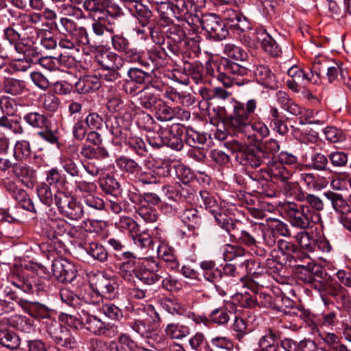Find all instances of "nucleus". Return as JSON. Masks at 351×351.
<instances>
[{"mask_svg": "<svg viewBox=\"0 0 351 351\" xmlns=\"http://www.w3.org/2000/svg\"><path fill=\"white\" fill-rule=\"evenodd\" d=\"M280 149L278 142L270 138L259 144L258 147H246L240 153L243 165L256 168L262 164L269 167V175L272 182L280 183L286 196L291 195L297 189V184L290 182L292 173L282 163L274 161L276 153Z\"/></svg>", "mask_w": 351, "mask_h": 351, "instance_id": "nucleus-1", "label": "nucleus"}, {"mask_svg": "<svg viewBox=\"0 0 351 351\" xmlns=\"http://www.w3.org/2000/svg\"><path fill=\"white\" fill-rule=\"evenodd\" d=\"M222 205L221 204V207ZM223 217L222 210H221V239H223V242L225 243L223 247V259L226 262L223 265L221 263L223 267V273L226 276H233L235 273L236 267L234 264L227 263L228 261H233L237 256L238 252L236 247L234 245L229 244L228 242L233 241L237 239L238 230L236 228V223L234 220L226 216Z\"/></svg>", "mask_w": 351, "mask_h": 351, "instance_id": "nucleus-2", "label": "nucleus"}, {"mask_svg": "<svg viewBox=\"0 0 351 351\" xmlns=\"http://www.w3.org/2000/svg\"><path fill=\"white\" fill-rule=\"evenodd\" d=\"M0 110L3 115L0 117V128L7 130L14 134L22 135L25 132L21 123V117L10 119L17 112L16 101L9 96L3 95L0 97Z\"/></svg>", "mask_w": 351, "mask_h": 351, "instance_id": "nucleus-3", "label": "nucleus"}, {"mask_svg": "<svg viewBox=\"0 0 351 351\" xmlns=\"http://www.w3.org/2000/svg\"><path fill=\"white\" fill-rule=\"evenodd\" d=\"M282 210L293 227L306 230L311 226L313 210L306 204L286 202L282 206Z\"/></svg>", "mask_w": 351, "mask_h": 351, "instance_id": "nucleus-4", "label": "nucleus"}, {"mask_svg": "<svg viewBox=\"0 0 351 351\" xmlns=\"http://www.w3.org/2000/svg\"><path fill=\"white\" fill-rule=\"evenodd\" d=\"M231 0H221V23L223 27L221 28V41L225 39L229 34L230 30L244 29L245 20H242L241 16L230 6H225Z\"/></svg>", "mask_w": 351, "mask_h": 351, "instance_id": "nucleus-5", "label": "nucleus"}, {"mask_svg": "<svg viewBox=\"0 0 351 351\" xmlns=\"http://www.w3.org/2000/svg\"><path fill=\"white\" fill-rule=\"evenodd\" d=\"M132 330L139 334L142 337L149 339L148 343L151 344L156 350H160L167 346L165 337L159 335L149 324L141 319H135L130 323Z\"/></svg>", "mask_w": 351, "mask_h": 351, "instance_id": "nucleus-6", "label": "nucleus"}, {"mask_svg": "<svg viewBox=\"0 0 351 351\" xmlns=\"http://www.w3.org/2000/svg\"><path fill=\"white\" fill-rule=\"evenodd\" d=\"M116 260L119 261L118 269L119 275L126 281L132 282L137 276L140 265L136 256L131 252L115 254Z\"/></svg>", "mask_w": 351, "mask_h": 351, "instance_id": "nucleus-7", "label": "nucleus"}, {"mask_svg": "<svg viewBox=\"0 0 351 351\" xmlns=\"http://www.w3.org/2000/svg\"><path fill=\"white\" fill-rule=\"evenodd\" d=\"M82 327L95 335H108L112 330L118 332V326L110 323H105L94 315L82 310L81 313Z\"/></svg>", "mask_w": 351, "mask_h": 351, "instance_id": "nucleus-8", "label": "nucleus"}, {"mask_svg": "<svg viewBox=\"0 0 351 351\" xmlns=\"http://www.w3.org/2000/svg\"><path fill=\"white\" fill-rule=\"evenodd\" d=\"M223 46V56H221V65L229 73H235L239 69V65L235 61L243 60L246 53L240 47L233 43H221Z\"/></svg>", "mask_w": 351, "mask_h": 351, "instance_id": "nucleus-9", "label": "nucleus"}, {"mask_svg": "<svg viewBox=\"0 0 351 351\" xmlns=\"http://www.w3.org/2000/svg\"><path fill=\"white\" fill-rule=\"evenodd\" d=\"M240 102L235 100L230 93L221 88V121L225 127L232 128L230 120L238 119Z\"/></svg>", "mask_w": 351, "mask_h": 351, "instance_id": "nucleus-10", "label": "nucleus"}, {"mask_svg": "<svg viewBox=\"0 0 351 351\" xmlns=\"http://www.w3.org/2000/svg\"><path fill=\"white\" fill-rule=\"evenodd\" d=\"M39 32L36 29H23L20 39V47L23 51H17L19 53H23L25 56V60H27L30 57L36 58L40 54V51L38 47Z\"/></svg>", "mask_w": 351, "mask_h": 351, "instance_id": "nucleus-11", "label": "nucleus"}, {"mask_svg": "<svg viewBox=\"0 0 351 351\" xmlns=\"http://www.w3.org/2000/svg\"><path fill=\"white\" fill-rule=\"evenodd\" d=\"M136 278L145 285H152L163 276L159 263L152 258L145 259L140 265Z\"/></svg>", "mask_w": 351, "mask_h": 351, "instance_id": "nucleus-12", "label": "nucleus"}, {"mask_svg": "<svg viewBox=\"0 0 351 351\" xmlns=\"http://www.w3.org/2000/svg\"><path fill=\"white\" fill-rule=\"evenodd\" d=\"M6 294L10 296V298L15 300L23 308H29V313L32 317L38 319H45L46 321L52 319L51 317L52 310L47 306L39 302L29 303L27 300L19 297L16 291L7 292Z\"/></svg>", "mask_w": 351, "mask_h": 351, "instance_id": "nucleus-13", "label": "nucleus"}, {"mask_svg": "<svg viewBox=\"0 0 351 351\" xmlns=\"http://www.w3.org/2000/svg\"><path fill=\"white\" fill-rule=\"evenodd\" d=\"M51 269L53 276L62 283H70L77 276L75 265L67 259H56L53 261Z\"/></svg>", "mask_w": 351, "mask_h": 351, "instance_id": "nucleus-14", "label": "nucleus"}, {"mask_svg": "<svg viewBox=\"0 0 351 351\" xmlns=\"http://www.w3.org/2000/svg\"><path fill=\"white\" fill-rule=\"evenodd\" d=\"M12 284L18 289L15 290L20 296L21 292L30 294L41 295L46 289V285L43 279L36 277H27L16 278ZM10 290L9 292H10Z\"/></svg>", "mask_w": 351, "mask_h": 351, "instance_id": "nucleus-15", "label": "nucleus"}, {"mask_svg": "<svg viewBox=\"0 0 351 351\" xmlns=\"http://www.w3.org/2000/svg\"><path fill=\"white\" fill-rule=\"evenodd\" d=\"M207 111L209 123L216 127L213 135L219 141V87L215 88L208 95Z\"/></svg>", "mask_w": 351, "mask_h": 351, "instance_id": "nucleus-16", "label": "nucleus"}, {"mask_svg": "<svg viewBox=\"0 0 351 351\" xmlns=\"http://www.w3.org/2000/svg\"><path fill=\"white\" fill-rule=\"evenodd\" d=\"M256 108V101L254 99L247 101L245 107L240 103L238 112V119H232L230 123L232 129L238 132H243L245 128L249 127L250 117Z\"/></svg>", "mask_w": 351, "mask_h": 351, "instance_id": "nucleus-17", "label": "nucleus"}, {"mask_svg": "<svg viewBox=\"0 0 351 351\" xmlns=\"http://www.w3.org/2000/svg\"><path fill=\"white\" fill-rule=\"evenodd\" d=\"M95 288L97 293L108 300L114 299L118 294L119 284L116 279L107 278L102 274L95 276Z\"/></svg>", "mask_w": 351, "mask_h": 351, "instance_id": "nucleus-18", "label": "nucleus"}, {"mask_svg": "<svg viewBox=\"0 0 351 351\" xmlns=\"http://www.w3.org/2000/svg\"><path fill=\"white\" fill-rule=\"evenodd\" d=\"M287 75L290 79L287 80V84L294 92H299L312 80L308 73L295 65L288 69Z\"/></svg>", "mask_w": 351, "mask_h": 351, "instance_id": "nucleus-19", "label": "nucleus"}, {"mask_svg": "<svg viewBox=\"0 0 351 351\" xmlns=\"http://www.w3.org/2000/svg\"><path fill=\"white\" fill-rule=\"evenodd\" d=\"M256 38L261 43V47L269 55L277 57L281 53V48L271 36L263 28L256 31Z\"/></svg>", "mask_w": 351, "mask_h": 351, "instance_id": "nucleus-20", "label": "nucleus"}, {"mask_svg": "<svg viewBox=\"0 0 351 351\" xmlns=\"http://www.w3.org/2000/svg\"><path fill=\"white\" fill-rule=\"evenodd\" d=\"M12 172L26 187H33L36 179V175L35 170L32 167L24 163H14Z\"/></svg>", "mask_w": 351, "mask_h": 351, "instance_id": "nucleus-21", "label": "nucleus"}, {"mask_svg": "<svg viewBox=\"0 0 351 351\" xmlns=\"http://www.w3.org/2000/svg\"><path fill=\"white\" fill-rule=\"evenodd\" d=\"M203 29L206 32V38L211 42L219 40V17L214 13L204 15L202 20Z\"/></svg>", "mask_w": 351, "mask_h": 351, "instance_id": "nucleus-22", "label": "nucleus"}, {"mask_svg": "<svg viewBox=\"0 0 351 351\" xmlns=\"http://www.w3.org/2000/svg\"><path fill=\"white\" fill-rule=\"evenodd\" d=\"M323 195L330 201L332 208L338 216L348 214L351 211L350 206L341 194L328 191L324 192Z\"/></svg>", "mask_w": 351, "mask_h": 351, "instance_id": "nucleus-23", "label": "nucleus"}, {"mask_svg": "<svg viewBox=\"0 0 351 351\" xmlns=\"http://www.w3.org/2000/svg\"><path fill=\"white\" fill-rule=\"evenodd\" d=\"M5 320L0 318V344L8 349L14 350L19 347V336L10 328L4 327Z\"/></svg>", "mask_w": 351, "mask_h": 351, "instance_id": "nucleus-24", "label": "nucleus"}, {"mask_svg": "<svg viewBox=\"0 0 351 351\" xmlns=\"http://www.w3.org/2000/svg\"><path fill=\"white\" fill-rule=\"evenodd\" d=\"M184 127L182 125L176 124L165 130V145L176 150L182 149L183 144L179 136L182 134Z\"/></svg>", "mask_w": 351, "mask_h": 351, "instance_id": "nucleus-25", "label": "nucleus"}, {"mask_svg": "<svg viewBox=\"0 0 351 351\" xmlns=\"http://www.w3.org/2000/svg\"><path fill=\"white\" fill-rule=\"evenodd\" d=\"M101 86V81L96 75H87L80 78L75 84L77 92L86 94L98 90Z\"/></svg>", "mask_w": 351, "mask_h": 351, "instance_id": "nucleus-26", "label": "nucleus"}, {"mask_svg": "<svg viewBox=\"0 0 351 351\" xmlns=\"http://www.w3.org/2000/svg\"><path fill=\"white\" fill-rule=\"evenodd\" d=\"M3 89L4 93L12 96L21 95L28 91L25 80L10 77L4 79Z\"/></svg>", "mask_w": 351, "mask_h": 351, "instance_id": "nucleus-27", "label": "nucleus"}, {"mask_svg": "<svg viewBox=\"0 0 351 351\" xmlns=\"http://www.w3.org/2000/svg\"><path fill=\"white\" fill-rule=\"evenodd\" d=\"M280 332L269 328L258 340V346L263 351H278Z\"/></svg>", "mask_w": 351, "mask_h": 351, "instance_id": "nucleus-28", "label": "nucleus"}, {"mask_svg": "<svg viewBox=\"0 0 351 351\" xmlns=\"http://www.w3.org/2000/svg\"><path fill=\"white\" fill-rule=\"evenodd\" d=\"M84 250L87 254L91 256L94 260L101 263H104L108 260V254L106 249L98 242H90L85 243Z\"/></svg>", "mask_w": 351, "mask_h": 351, "instance_id": "nucleus-29", "label": "nucleus"}, {"mask_svg": "<svg viewBox=\"0 0 351 351\" xmlns=\"http://www.w3.org/2000/svg\"><path fill=\"white\" fill-rule=\"evenodd\" d=\"M129 10L137 18L143 27H145L149 24L152 12L147 6L142 4L141 1L129 7Z\"/></svg>", "mask_w": 351, "mask_h": 351, "instance_id": "nucleus-30", "label": "nucleus"}, {"mask_svg": "<svg viewBox=\"0 0 351 351\" xmlns=\"http://www.w3.org/2000/svg\"><path fill=\"white\" fill-rule=\"evenodd\" d=\"M23 119L28 125L36 129H44L49 125L48 118L38 112H29L23 115Z\"/></svg>", "mask_w": 351, "mask_h": 351, "instance_id": "nucleus-31", "label": "nucleus"}, {"mask_svg": "<svg viewBox=\"0 0 351 351\" xmlns=\"http://www.w3.org/2000/svg\"><path fill=\"white\" fill-rule=\"evenodd\" d=\"M157 252L158 256L167 263L168 267L171 269L178 267L179 263L173 248L166 244H161L158 246Z\"/></svg>", "mask_w": 351, "mask_h": 351, "instance_id": "nucleus-32", "label": "nucleus"}, {"mask_svg": "<svg viewBox=\"0 0 351 351\" xmlns=\"http://www.w3.org/2000/svg\"><path fill=\"white\" fill-rule=\"evenodd\" d=\"M136 96L141 106L146 109L154 108L160 100L150 90V87L149 86L138 91L136 93Z\"/></svg>", "mask_w": 351, "mask_h": 351, "instance_id": "nucleus-33", "label": "nucleus"}, {"mask_svg": "<svg viewBox=\"0 0 351 351\" xmlns=\"http://www.w3.org/2000/svg\"><path fill=\"white\" fill-rule=\"evenodd\" d=\"M165 335L172 339H180L186 337L189 333V328L178 323L168 324L165 329Z\"/></svg>", "mask_w": 351, "mask_h": 351, "instance_id": "nucleus-34", "label": "nucleus"}, {"mask_svg": "<svg viewBox=\"0 0 351 351\" xmlns=\"http://www.w3.org/2000/svg\"><path fill=\"white\" fill-rule=\"evenodd\" d=\"M22 32H19V27L13 24L3 30L4 38L12 45L16 51H23L20 47V39Z\"/></svg>", "mask_w": 351, "mask_h": 351, "instance_id": "nucleus-35", "label": "nucleus"}, {"mask_svg": "<svg viewBox=\"0 0 351 351\" xmlns=\"http://www.w3.org/2000/svg\"><path fill=\"white\" fill-rule=\"evenodd\" d=\"M115 163L121 170L130 174L133 178L141 167L134 160L125 156H121L117 158Z\"/></svg>", "mask_w": 351, "mask_h": 351, "instance_id": "nucleus-36", "label": "nucleus"}, {"mask_svg": "<svg viewBox=\"0 0 351 351\" xmlns=\"http://www.w3.org/2000/svg\"><path fill=\"white\" fill-rule=\"evenodd\" d=\"M207 138L204 133H200L192 128H187L185 133V142L190 147L201 148Z\"/></svg>", "mask_w": 351, "mask_h": 351, "instance_id": "nucleus-37", "label": "nucleus"}, {"mask_svg": "<svg viewBox=\"0 0 351 351\" xmlns=\"http://www.w3.org/2000/svg\"><path fill=\"white\" fill-rule=\"evenodd\" d=\"M126 145L132 150L136 155L145 157L148 154V149L145 142L138 136H130L126 141Z\"/></svg>", "mask_w": 351, "mask_h": 351, "instance_id": "nucleus-38", "label": "nucleus"}, {"mask_svg": "<svg viewBox=\"0 0 351 351\" xmlns=\"http://www.w3.org/2000/svg\"><path fill=\"white\" fill-rule=\"evenodd\" d=\"M45 329L48 336L56 343L67 327L54 319L45 322Z\"/></svg>", "mask_w": 351, "mask_h": 351, "instance_id": "nucleus-39", "label": "nucleus"}, {"mask_svg": "<svg viewBox=\"0 0 351 351\" xmlns=\"http://www.w3.org/2000/svg\"><path fill=\"white\" fill-rule=\"evenodd\" d=\"M154 110L158 120L167 121L175 118V108H170L162 100L156 105Z\"/></svg>", "mask_w": 351, "mask_h": 351, "instance_id": "nucleus-40", "label": "nucleus"}, {"mask_svg": "<svg viewBox=\"0 0 351 351\" xmlns=\"http://www.w3.org/2000/svg\"><path fill=\"white\" fill-rule=\"evenodd\" d=\"M97 62L101 68H115L119 64L117 61H121V58L114 52L105 51L97 56Z\"/></svg>", "mask_w": 351, "mask_h": 351, "instance_id": "nucleus-41", "label": "nucleus"}, {"mask_svg": "<svg viewBox=\"0 0 351 351\" xmlns=\"http://www.w3.org/2000/svg\"><path fill=\"white\" fill-rule=\"evenodd\" d=\"M12 197L23 209L34 213L36 212L32 200L29 198L27 193L24 189L19 188Z\"/></svg>", "mask_w": 351, "mask_h": 351, "instance_id": "nucleus-42", "label": "nucleus"}, {"mask_svg": "<svg viewBox=\"0 0 351 351\" xmlns=\"http://www.w3.org/2000/svg\"><path fill=\"white\" fill-rule=\"evenodd\" d=\"M254 74L257 80L264 86H271L274 81V75L267 66H258L254 71Z\"/></svg>", "mask_w": 351, "mask_h": 351, "instance_id": "nucleus-43", "label": "nucleus"}, {"mask_svg": "<svg viewBox=\"0 0 351 351\" xmlns=\"http://www.w3.org/2000/svg\"><path fill=\"white\" fill-rule=\"evenodd\" d=\"M99 186L101 190L107 194L119 193V191H121L119 182L110 175H106L100 180Z\"/></svg>", "mask_w": 351, "mask_h": 351, "instance_id": "nucleus-44", "label": "nucleus"}, {"mask_svg": "<svg viewBox=\"0 0 351 351\" xmlns=\"http://www.w3.org/2000/svg\"><path fill=\"white\" fill-rule=\"evenodd\" d=\"M180 217L184 223L188 224L189 228H196L201 224V217L195 208L186 209L183 211Z\"/></svg>", "mask_w": 351, "mask_h": 351, "instance_id": "nucleus-45", "label": "nucleus"}, {"mask_svg": "<svg viewBox=\"0 0 351 351\" xmlns=\"http://www.w3.org/2000/svg\"><path fill=\"white\" fill-rule=\"evenodd\" d=\"M61 214L71 220L77 221L83 217L84 210L82 205L77 202L74 198Z\"/></svg>", "mask_w": 351, "mask_h": 351, "instance_id": "nucleus-46", "label": "nucleus"}, {"mask_svg": "<svg viewBox=\"0 0 351 351\" xmlns=\"http://www.w3.org/2000/svg\"><path fill=\"white\" fill-rule=\"evenodd\" d=\"M47 226L50 230L52 232L51 235H49L50 239L54 240L57 239L58 235L62 234L66 229V222L62 219H49L47 221Z\"/></svg>", "mask_w": 351, "mask_h": 351, "instance_id": "nucleus-47", "label": "nucleus"}, {"mask_svg": "<svg viewBox=\"0 0 351 351\" xmlns=\"http://www.w3.org/2000/svg\"><path fill=\"white\" fill-rule=\"evenodd\" d=\"M115 226L121 232H128L131 235L138 231V226L136 221L130 217H120L115 222Z\"/></svg>", "mask_w": 351, "mask_h": 351, "instance_id": "nucleus-48", "label": "nucleus"}, {"mask_svg": "<svg viewBox=\"0 0 351 351\" xmlns=\"http://www.w3.org/2000/svg\"><path fill=\"white\" fill-rule=\"evenodd\" d=\"M295 239L301 247L308 252H314L316 248V241L305 230L298 232Z\"/></svg>", "mask_w": 351, "mask_h": 351, "instance_id": "nucleus-49", "label": "nucleus"}, {"mask_svg": "<svg viewBox=\"0 0 351 351\" xmlns=\"http://www.w3.org/2000/svg\"><path fill=\"white\" fill-rule=\"evenodd\" d=\"M311 167L317 171H330L332 170L328 165V155L325 156L322 153H315L311 156Z\"/></svg>", "mask_w": 351, "mask_h": 351, "instance_id": "nucleus-50", "label": "nucleus"}, {"mask_svg": "<svg viewBox=\"0 0 351 351\" xmlns=\"http://www.w3.org/2000/svg\"><path fill=\"white\" fill-rule=\"evenodd\" d=\"M154 4H157V10L161 19L165 22H170L171 16H176L173 3H168L165 0H161V3H155Z\"/></svg>", "mask_w": 351, "mask_h": 351, "instance_id": "nucleus-51", "label": "nucleus"}, {"mask_svg": "<svg viewBox=\"0 0 351 351\" xmlns=\"http://www.w3.org/2000/svg\"><path fill=\"white\" fill-rule=\"evenodd\" d=\"M74 197L69 193L58 190L54 195V202L58 210L62 213L73 201Z\"/></svg>", "mask_w": 351, "mask_h": 351, "instance_id": "nucleus-52", "label": "nucleus"}, {"mask_svg": "<svg viewBox=\"0 0 351 351\" xmlns=\"http://www.w3.org/2000/svg\"><path fill=\"white\" fill-rule=\"evenodd\" d=\"M42 106L49 112H55L58 110L60 101L53 94L45 93L40 98Z\"/></svg>", "mask_w": 351, "mask_h": 351, "instance_id": "nucleus-53", "label": "nucleus"}, {"mask_svg": "<svg viewBox=\"0 0 351 351\" xmlns=\"http://www.w3.org/2000/svg\"><path fill=\"white\" fill-rule=\"evenodd\" d=\"M328 158L330 165L336 169L346 167L348 161V154L341 151L332 152L328 154Z\"/></svg>", "mask_w": 351, "mask_h": 351, "instance_id": "nucleus-54", "label": "nucleus"}, {"mask_svg": "<svg viewBox=\"0 0 351 351\" xmlns=\"http://www.w3.org/2000/svg\"><path fill=\"white\" fill-rule=\"evenodd\" d=\"M134 180L135 182L143 184H156L160 182L159 178L155 175L154 171L151 170L144 171L141 167L134 176Z\"/></svg>", "mask_w": 351, "mask_h": 351, "instance_id": "nucleus-55", "label": "nucleus"}, {"mask_svg": "<svg viewBox=\"0 0 351 351\" xmlns=\"http://www.w3.org/2000/svg\"><path fill=\"white\" fill-rule=\"evenodd\" d=\"M119 66L115 68H101L99 71V78L100 81L107 82H114L121 78V74L119 72Z\"/></svg>", "mask_w": 351, "mask_h": 351, "instance_id": "nucleus-56", "label": "nucleus"}, {"mask_svg": "<svg viewBox=\"0 0 351 351\" xmlns=\"http://www.w3.org/2000/svg\"><path fill=\"white\" fill-rule=\"evenodd\" d=\"M37 195L40 202L50 206L54 199L50 186L46 183H41L37 188Z\"/></svg>", "mask_w": 351, "mask_h": 351, "instance_id": "nucleus-57", "label": "nucleus"}, {"mask_svg": "<svg viewBox=\"0 0 351 351\" xmlns=\"http://www.w3.org/2000/svg\"><path fill=\"white\" fill-rule=\"evenodd\" d=\"M324 134L326 139L331 143L343 142L346 139L343 131L335 127H326L324 130Z\"/></svg>", "mask_w": 351, "mask_h": 351, "instance_id": "nucleus-58", "label": "nucleus"}, {"mask_svg": "<svg viewBox=\"0 0 351 351\" xmlns=\"http://www.w3.org/2000/svg\"><path fill=\"white\" fill-rule=\"evenodd\" d=\"M123 15V12L120 8L115 5H110L108 0H106L104 10L100 13V15L97 16L98 19L101 20L108 17L112 19H117Z\"/></svg>", "mask_w": 351, "mask_h": 351, "instance_id": "nucleus-59", "label": "nucleus"}, {"mask_svg": "<svg viewBox=\"0 0 351 351\" xmlns=\"http://www.w3.org/2000/svg\"><path fill=\"white\" fill-rule=\"evenodd\" d=\"M112 48L117 52L122 53L128 47H130L129 40L121 34H114L111 36Z\"/></svg>", "mask_w": 351, "mask_h": 351, "instance_id": "nucleus-60", "label": "nucleus"}, {"mask_svg": "<svg viewBox=\"0 0 351 351\" xmlns=\"http://www.w3.org/2000/svg\"><path fill=\"white\" fill-rule=\"evenodd\" d=\"M105 1L106 0H84L82 6L90 14L97 17L104 10Z\"/></svg>", "mask_w": 351, "mask_h": 351, "instance_id": "nucleus-61", "label": "nucleus"}, {"mask_svg": "<svg viewBox=\"0 0 351 351\" xmlns=\"http://www.w3.org/2000/svg\"><path fill=\"white\" fill-rule=\"evenodd\" d=\"M27 62L38 63L43 68L49 71L57 70L56 57L54 56H45L38 58L30 57Z\"/></svg>", "mask_w": 351, "mask_h": 351, "instance_id": "nucleus-62", "label": "nucleus"}, {"mask_svg": "<svg viewBox=\"0 0 351 351\" xmlns=\"http://www.w3.org/2000/svg\"><path fill=\"white\" fill-rule=\"evenodd\" d=\"M5 324L7 322L10 326L16 328L17 330L24 331L30 327V324L26 317L15 315L11 317L5 319Z\"/></svg>", "mask_w": 351, "mask_h": 351, "instance_id": "nucleus-63", "label": "nucleus"}, {"mask_svg": "<svg viewBox=\"0 0 351 351\" xmlns=\"http://www.w3.org/2000/svg\"><path fill=\"white\" fill-rule=\"evenodd\" d=\"M32 149L30 143L26 140L19 141L14 146V156L16 158L23 159L30 156Z\"/></svg>", "mask_w": 351, "mask_h": 351, "instance_id": "nucleus-64", "label": "nucleus"}]
</instances>
